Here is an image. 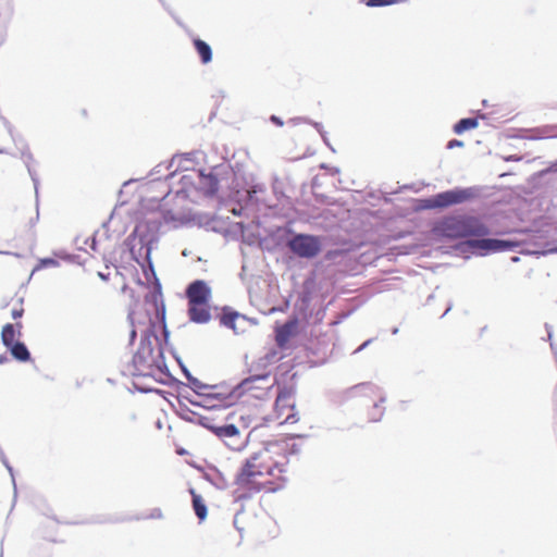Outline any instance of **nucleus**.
<instances>
[{
	"mask_svg": "<svg viewBox=\"0 0 557 557\" xmlns=\"http://www.w3.org/2000/svg\"><path fill=\"white\" fill-rule=\"evenodd\" d=\"M435 231L447 238L476 237L467 239L462 246L472 253L486 256L494 252L515 251L527 255L557 253V246L546 250L531 249L532 240L536 237L534 232L523 230L515 232L510 238H488L490 230L478 218L470 215H451L440 221Z\"/></svg>",
	"mask_w": 557,
	"mask_h": 557,
	"instance_id": "obj_1",
	"label": "nucleus"
},
{
	"mask_svg": "<svg viewBox=\"0 0 557 557\" xmlns=\"http://www.w3.org/2000/svg\"><path fill=\"white\" fill-rule=\"evenodd\" d=\"M122 374L150 377L159 383H165L171 377L161 341L156 334V322L150 317L148 325L141 331L139 346L132 361L122 370Z\"/></svg>",
	"mask_w": 557,
	"mask_h": 557,
	"instance_id": "obj_2",
	"label": "nucleus"
},
{
	"mask_svg": "<svg viewBox=\"0 0 557 557\" xmlns=\"http://www.w3.org/2000/svg\"><path fill=\"white\" fill-rule=\"evenodd\" d=\"M264 457H268V454L260 451L253 453L245 460L235 478L237 487L233 491L234 502L251 498L253 494L259 493L262 488L257 478L274 474L273 467L264 463Z\"/></svg>",
	"mask_w": 557,
	"mask_h": 557,
	"instance_id": "obj_3",
	"label": "nucleus"
},
{
	"mask_svg": "<svg viewBox=\"0 0 557 557\" xmlns=\"http://www.w3.org/2000/svg\"><path fill=\"white\" fill-rule=\"evenodd\" d=\"M161 221L159 218L150 216L138 222L134 231L125 239V246L128 248L132 258L144 267L146 261L152 269L151 250L159 240V231Z\"/></svg>",
	"mask_w": 557,
	"mask_h": 557,
	"instance_id": "obj_4",
	"label": "nucleus"
},
{
	"mask_svg": "<svg viewBox=\"0 0 557 557\" xmlns=\"http://www.w3.org/2000/svg\"><path fill=\"white\" fill-rule=\"evenodd\" d=\"M230 165L222 163L213 166L209 173H205L202 170H193L188 174L182 175L180 178L181 188L176 191L177 195H184L191 201H196L191 194L197 191L206 197H212L219 189V182L225 174L230 173Z\"/></svg>",
	"mask_w": 557,
	"mask_h": 557,
	"instance_id": "obj_5",
	"label": "nucleus"
},
{
	"mask_svg": "<svg viewBox=\"0 0 557 557\" xmlns=\"http://www.w3.org/2000/svg\"><path fill=\"white\" fill-rule=\"evenodd\" d=\"M211 388L208 389V394L205 395L203 400H187L194 405L202 407L207 410H219L228 408L237 403V400L249 389L246 387H239V383L233 387H230L225 383L210 384Z\"/></svg>",
	"mask_w": 557,
	"mask_h": 557,
	"instance_id": "obj_6",
	"label": "nucleus"
},
{
	"mask_svg": "<svg viewBox=\"0 0 557 557\" xmlns=\"http://www.w3.org/2000/svg\"><path fill=\"white\" fill-rule=\"evenodd\" d=\"M476 196V189L473 187L468 188H454L438 193L432 197L420 199L417 209L430 210L438 208H447L449 206L466 202Z\"/></svg>",
	"mask_w": 557,
	"mask_h": 557,
	"instance_id": "obj_7",
	"label": "nucleus"
},
{
	"mask_svg": "<svg viewBox=\"0 0 557 557\" xmlns=\"http://www.w3.org/2000/svg\"><path fill=\"white\" fill-rule=\"evenodd\" d=\"M280 359L278 352L275 349H270L263 356L258 358L248 369L250 375L239 382V387L246 389L263 388L258 383H265L269 381L271 371L270 366Z\"/></svg>",
	"mask_w": 557,
	"mask_h": 557,
	"instance_id": "obj_8",
	"label": "nucleus"
},
{
	"mask_svg": "<svg viewBox=\"0 0 557 557\" xmlns=\"http://www.w3.org/2000/svg\"><path fill=\"white\" fill-rule=\"evenodd\" d=\"M287 248L297 257L312 259L322 249L320 237L309 234H295L286 243Z\"/></svg>",
	"mask_w": 557,
	"mask_h": 557,
	"instance_id": "obj_9",
	"label": "nucleus"
},
{
	"mask_svg": "<svg viewBox=\"0 0 557 557\" xmlns=\"http://www.w3.org/2000/svg\"><path fill=\"white\" fill-rule=\"evenodd\" d=\"M209 431L223 440L225 445L233 450L239 449L243 446L239 430L233 423L216 424L214 421L210 424Z\"/></svg>",
	"mask_w": 557,
	"mask_h": 557,
	"instance_id": "obj_10",
	"label": "nucleus"
},
{
	"mask_svg": "<svg viewBox=\"0 0 557 557\" xmlns=\"http://www.w3.org/2000/svg\"><path fill=\"white\" fill-rule=\"evenodd\" d=\"M145 302L154 309L156 319L160 320V326L162 329L164 341L168 343L170 333L165 324V306L162 299L161 285L159 282H157L154 289L146 295Z\"/></svg>",
	"mask_w": 557,
	"mask_h": 557,
	"instance_id": "obj_11",
	"label": "nucleus"
},
{
	"mask_svg": "<svg viewBox=\"0 0 557 557\" xmlns=\"http://www.w3.org/2000/svg\"><path fill=\"white\" fill-rule=\"evenodd\" d=\"M188 305H207L211 297V288L207 282L196 280L186 288Z\"/></svg>",
	"mask_w": 557,
	"mask_h": 557,
	"instance_id": "obj_12",
	"label": "nucleus"
},
{
	"mask_svg": "<svg viewBox=\"0 0 557 557\" xmlns=\"http://www.w3.org/2000/svg\"><path fill=\"white\" fill-rule=\"evenodd\" d=\"M177 414L184 421L201 425L202 428L209 430L210 424L215 421V418L211 416H202L198 412L193 411L186 405L180 403V407L177 410Z\"/></svg>",
	"mask_w": 557,
	"mask_h": 557,
	"instance_id": "obj_13",
	"label": "nucleus"
},
{
	"mask_svg": "<svg viewBox=\"0 0 557 557\" xmlns=\"http://www.w3.org/2000/svg\"><path fill=\"white\" fill-rule=\"evenodd\" d=\"M199 154L198 151H191L181 154H175L171 161L170 166H175V170L165 176V178H171L174 176L175 172L181 171H189L193 170L194 164L196 163V158Z\"/></svg>",
	"mask_w": 557,
	"mask_h": 557,
	"instance_id": "obj_14",
	"label": "nucleus"
},
{
	"mask_svg": "<svg viewBox=\"0 0 557 557\" xmlns=\"http://www.w3.org/2000/svg\"><path fill=\"white\" fill-rule=\"evenodd\" d=\"M246 321L247 320L245 315L238 313L230 307L223 308L220 323L225 327L232 329L236 334L244 332L239 324L245 323Z\"/></svg>",
	"mask_w": 557,
	"mask_h": 557,
	"instance_id": "obj_15",
	"label": "nucleus"
},
{
	"mask_svg": "<svg viewBox=\"0 0 557 557\" xmlns=\"http://www.w3.org/2000/svg\"><path fill=\"white\" fill-rule=\"evenodd\" d=\"M350 393L352 395L374 396L381 404H384L386 400L384 391L371 382H364L352 386Z\"/></svg>",
	"mask_w": 557,
	"mask_h": 557,
	"instance_id": "obj_16",
	"label": "nucleus"
},
{
	"mask_svg": "<svg viewBox=\"0 0 557 557\" xmlns=\"http://www.w3.org/2000/svg\"><path fill=\"white\" fill-rule=\"evenodd\" d=\"M21 159L24 162L30 180L34 184L35 194L38 196L39 190V178L37 172L34 170L33 164L35 163V158L29 149V146L26 141H23V147L21 148Z\"/></svg>",
	"mask_w": 557,
	"mask_h": 557,
	"instance_id": "obj_17",
	"label": "nucleus"
},
{
	"mask_svg": "<svg viewBox=\"0 0 557 557\" xmlns=\"http://www.w3.org/2000/svg\"><path fill=\"white\" fill-rule=\"evenodd\" d=\"M265 193V186L263 184H255L248 190V199L246 202V207L250 205H256L257 207L262 206L264 209L273 208L275 205L265 200L261 195Z\"/></svg>",
	"mask_w": 557,
	"mask_h": 557,
	"instance_id": "obj_18",
	"label": "nucleus"
},
{
	"mask_svg": "<svg viewBox=\"0 0 557 557\" xmlns=\"http://www.w3.org/2000/svg\"><path fill=\"white\" fill-rule=\"evenodd\" d=\"M189 320L195 323L205 324L211 319V314L206 305H188Z\"/></svg>",
	"mask_w": 557,
	"mask_h": 557,
	"instance_id": "obj_19",
	"label": "nucleus"
},
{
	"mask_svg": "<svg viewBox=\"0 0 557 557\" xmlns=\"http://www.w3.org/2000/svg\"><path fill=\"white\" fill-rule=\"evenodd\" d=\"M203 478L211 483L218 490H226L228 487V481L225 475L218 470L215 467H211L203 473Z\"/></svg>",
	"mask_w": 557,
	"mask_h": 557,
	"instance_id": "obj_20",
	"label": "nucleus"
},
{
	"mask_svg": "<svg viewBox=\"0 0 557 557\" xmlns=\"http://www.w3.org/2000/svg\"><path fill=\"white\" fill-rule=\"evenodd\" d=\"M21 329H22V323L21 322H17L16 324L8 323V324H5L2 327L1 341H2V344L7 348L12 346V344L16 343L15 336H16V333H17L18 336H21Z\"/></svg>",
	"mask_w": 557,
	"mask_h": 557,
	"instance_id": "obj_21",
	"label": "nucleus"
},
{
	"mask_svg": "<svg viewBox=\"0 0 557 557\" xmlns=\"http://www.w3.org/2000/svg\"><path fill=\"white\" fill-rule=\"evenodd\" d=\"M193 45L202 64H208L212 61V49L208 42L195 37L193 38Z\"/></svg>",
	"mask_w": 557,
	"mask_h": 557,
	"instance_id": "obj_22",
	"label": "nucleus"
},
{
	"mask_svg": "<svg viewBox=\"0 0 557 557\" xmlns=\"http://www.w3.org/2000/svg\"><path fill=\"white\" fill-rule=\"evenodd\" d=\"M191 495L193 509L199 521H203L207 518L208 509L203 498L195 492L194 488L189 490Z\"/></svg>",
	"mask_w": 557,
	"mask_h": 557,
	"instance_id": "obj_23",
	"label": "nucleus"
},
{
	"mask_svg": "<svg viewBox=\"0 0 557 557\" xmlns=\"http://www.w3.org/2000/svg\"><path fill=\"white\" fill-rule=\"evenodd\" d=\"M8 349L12 357L17 361L27 362L32 359L27 346L21 341H16V343L12 344V346H10Z\"/></svg>",
	"mask_w": 557,
	"mask_h": 557,
	"instance_id": "obj_24",
	"label": "nucleus"
},
{
	"mask_svg": "<svg viewBox=\"0 0 557 557\" xmlns=\"http://www.w3.org/2000/svg\"><path fill=\"white\" fill-rule=\"evenodd\" d=\"M479 122L476 117H465L460 119L455 125H454V132L458 135L462 134L466 131L473 129L478 126Z\"/></svg>",
	"mask_w": 557,
	"mask_h": 557,
	"instance_id": "obj_25",
	"label": "nucleus"
},
{
	"mask_svg": "<svg viewBox=\"0 0 557 557\" xmlns=\"http://www.w3.org/2000/svg\"><path fill=\"white\" fill-rule=\"evenodd\" d=\"M294 391L292 388L283 387L280 388L275 404L276 406L283 407H292L294 409L295 405L290 403Z\"/></svg>",
	"mask_w": 557,
	"mask_h": 557,
	"instance_id": "obj_26",
	"label": "nucleus"
},
{
	"mask_svg": "<svg viewBox=\"0 0 557 557\" xmlns=\"http://www.w3.org/2000/svg\"><path fill=\"white\" fill-rule=\"evenodd\" d=\"M190 388L200 397V400H203L205 395L208 394V389H212L210 384L202 383L197 377H191L188 380Z\"/></svg>",
	"mask_w": 557,
	"mask_h": 557,
	"instance_id": "obj_27",
	"label": "nucleus"
},
{
	"mask_svg": "<svg viewBox=\"0 0 557 557\" xmlns=\"http://www.w3.org/2000/svg\"><path fill=\"white\" fill-rule=\"evenodd\" d=\"M292 327L293 325L290 323H285L276 330V342L280 346L284 345L288 341L292 334Z\"/></svg>",
	"mask_w": 557,
	"mask_h": 557,
	"instance_id": "obj_28",
	"label": "nucleus"
},
{
	"mask_svg": "<svg viewBox=\"0 0 557 557\" xmlns=\"http://www.w3.org/2000/svg\"><path fill=\"white\" fill-rule=\"evenodd\" d=\"M3 123L10 134L13 143L15 144L16 148L21 152V148L23 147V141H26V140L21 135L14 133V128L9 121L3 119Z\"/></svg>",
	"mask_w": 557,
	"mask_h": 557,
	"instance_id": "obj_29",
	"label": "nucleus"
},
{
	"mask_svg": "<svg viewBox=\"0 0 557 557\" xmlns=\"http://www.w3.org/2000/svg\"><path fill=\"white\" fill-rule=\"evenodd\" d=\"M381 405L382 404L379 403V400L373 404V407L369 412V420L371 422H377L382 419L385 408L382 407Z\"/></svg>",
	"mask_w": 557,
	"mask_h": 557,
	"instance_id": "obj_30",
	"label": "nucleus"
},
{
	"mask_svg": "<svg viewBox=\"0 0 557 557\" xmlns=\"http://www.w3.org/2000/svg\"><path fill=\"white\" fill-rule=\"evenodd\" d=\"M59 261L53 258H44L39 260L38 265L34 269V271H38L44 268H55L59 267Z\"/></svg>",
	"mask_w": 557,
	"mask_h": 557,
	"instance_id": "obj_31",
	"label": "nucleus"
},
{
	"mask_svg": "<svg viewBox=\"0 0 557 557\" xmlns=\"http://www.w3.org/2000/svg\"><path fill=\"white\" fill-rule=\"evenodd\" d=\"M171 168L172 166H170V163L168 165H165L164 163H159L150 171L149 176L152 178V181H158L160 180L159 174H161L164 170H169Z\"/></svg>",
	"mask_w": 557,
	"mask_h": 557,
	"instance_id": "obj_32",
	"label": "nucleus"
},
{
	"mask_svg": "<svg viewBox=\"0 0 557 557\" xmlns=\"http://www.w3.org/2000/svg\"><path fill=\"white\" fill-rule=\"evenodd\" d=\"M0 460L1 462L5 466V468L8 469V471L10 472L11 476H12V482H13V485H14V494L16 495V484H15V479H14V473H13V468L10 466L2 448L0 447Z\"/></svg>",
	"mask_w": 557,
	"mask_h": 557,
	"instance_id": "obj_33",
	"label": "nucleus"
},
{
	"mask_svg": "<svg viewBox=\"0 0 557 557\" xmlns=\"http://www.w3.org/2000/svg\"><path fill=\"white\" fill-rule=\"evenodd\" d=\"M128 320L132 325V331L129 333V345H132L137 336V329H136V324H135L134 312L131 311L128 313Z\"/></svg>",
	"mask_w": 557,
	"mask_h": 557,
	"instance_id": "obj_34",
	"label": "nucleus"
},
{
	"mask_svg": "<svg viewBox=\"0 0 557 557\" xmlns=\"http://www.w3.org/2000/svg\"><path fill=\"white\" fill-rule=\"evenodd\" d=\"M530 132L533 133V135L529 136V138H531V139H540V138H544V137H549V135H547L545 129L534 128V129H531Z\"/></svg>",
	"mask_w": 557,
	"mask_h": 557,
	"instance_id": "obj_35",
	"label": "nucleus"
},
{
	"mask_svg": "<svg viewBox=\"0 0 557 557\" xmlns=\"http://www.w3.org/2000/svg\"><path fill=\"white\" fill-rule=\"evenodd\" d=\"M35 196H36V215H35V218H32V219L29 220V225H30V227L35 226V224H36V223H37V221L39 220V195L37 196V195L35 194Z\"/></svg>",
	"mask_w": 557,
	"mask_h": 557,
	"instance_id": "obj_36",
	"label": "nucleus"
},
{
	"mask_svg": "<svg viewBox=\"0 0 557 557\" xmlns=\"http://www.w3.org/2000/svg\"><path fill=\"white\" fill-rule=\"evenodd\" d=\"M309 121L310 119L308 117H304V116H296V117H292L288 123L293 124V125H298V124H301V123H307L309 124Z\"/></svg>",
	"mask_w": 557,
	"mask_h": 557,
	"instance_id": "obj_37",
	"label": "nucleus"
},
{
	"mask_svg": "<svg viewBox=\"0 0 557 557\" xmlns=\"http://www.w3.org/2000/svg\"><path fill=\"white\" fill-rule=\"evenodd\" d=\"M463 141L461 140H458V139H451L447 143V149H454V148H457V147H463Z\"/></svg>",
	"mask_w": 557,
	"mask_h": 557,
	"instance_id": "obj_38",
	"label": "nucleus"
},
{
	"mask_svg": "<svg viewBox=\"0 0 557 557\" xmlns=\"http://www.w3.org/2000/svg\"><path fill=\"white\" fill-rule=\"evenodd\" d=\"M23 313H24V309H23V308H14V309L12 310V313H11V314H12V318H13L14 320H17V319H20V318H22V317H23Z\"/></svg>",
	"mask_w": 557,
	"mask_h": 557,
	"instance_id": "obj_39",
	"label": "nucleus"
},
{
	"mask_svg": "<svg viewBox=\"0 0 557 557\" xmlns=\"http://www.w3.org/2000/svg\"><path fill=\"white\" fill-rule=\"evenodd\" d=\"M309 124L312 125L318 131V133L320 135L325 133V131L323 129V125L320 122H314V121L310 120Z\"/></svg>",
	"mask_w": 557,
	"mask_h": 557,
	"instance_id": "obj_40",
	"label": "nucleus"
},
{
	"mask_svg": "<svg viewBox=\"0 0 557 557\" xmlns=\"http://www.w3.org/2000/svg\"><path fill=\"white\" fill-rule=\"evenodd\" d=\"M177 361H178L180 367H181V369H182V372H183V374L185 375V377L187 379V381H188L189 379L194 377V376L191 375V373L189 372V370H188V369H187V368H186V367L181 362V360H180V359H177Z\"/></svg>",
	"mask_w": 557,
	"mask_h": 557,
	"instance_id": "obj_41",
	"label": "nucleus"
},
{
	"mask_svg": "<svg viewBox=\"0 0 557 557\" xmlns=\"http://www.w3.org/2000/svg\"><path fill=\"white\" fill-rule=\"evenodd\" d=\"M85 243H86L87 245H89V247H90L94 251H96V249H97V240H96V236H95V235H94L92 237H90V238L86 239V242H85Z\"/></svg>",
	"mask_w": 557,
	"mask_h": 557,
	"instance_id": "obj_42",
	"label": "nucleus"
},
{
	"mask_svg": "<svg viewBox=\"0 0 557 557\" xmlns=\"http://www.w3.org/2000/svg\"><path fill=\"white\" fill-rule=\"evenodd\" d=\"M544 326H545V330L547 332V341H549V343H550V342H553V327L548 323H545Z\"/></svg>",
	"mask_w": 557,
	"mask_h": 557,
	"instance_id": "obj_43",
	"label": "nucleus"
},
{
	"mask_svg": "<svg viewBox=\"0 0 557 557\" xmlns=\"http://www.w3.org/2000/svg\"><path fill=\"white\" fill-rule=\"evenodd\" d=\"M298 421V417H297V413L293 412L290 414H288L286 418H285V422L287 423H295Z\"/></svg>",
	"mask_w": 557,
	"mask_h": 557,
	"instance_id": "obj_44",
	"label": "nucleus"
},
{
	"mask_svg": "<svg viewBox=\"0 0 557 557\" xmlns=\"http://www.w3.org/2000/svg\"><path fill=\"white\" fill-rule=\"evenodd\" d=\"M271 122L274 123L277 126H283V120L276 115H271L270 117Z\"/></svg>",
	"mask_w": 557,
	"mask_h": 557,
	"instance_id": "obj_45",
	"label": "nucleus"
},
{
	"mask_svg": "<svg viewBox=\"0 0 557 557\" xmlns=\"http://www.w3.org/2000/svg\"><path fill=\"white\" fill-rule=\"evenodd\" d=\"M134 387H135L136 389H138L139 392H141V393H148V392H151V391H152V388H150V387H143V386H140V385H139L138 383H136V382H134Z\"/></svg>",
	"mask_w": 557,
	"mask_h": 557,
	"instance_id": "obj_46",
	"label": "nucleus"
},
{
	"mask_svg": "<svg viewBox=\"0 0 557 557\" xmlns=\"http://www.w3.org/2000/svg\"><path fill=\"white\" fill-rule=\"evenodd\" d=\"M162 511L159 508L153 509L152 513L150 515L151 518L161 519L162 518Z\"/></svg>",
	"mask_w": 557,
	"mask_h": 557,
	"instance_id": "obj_47",
	"label": "nucleus"
},
{
	"mask_svg": "<svg viewBox=\"0 0 557 557\" xmlns=\"http://www.w3.org/2000/svg\"><path fill=\"white\" fill-rule=\"evenodd\" d=\"M290 454H299L300 453V445L298 444H292L289 448Z\"/></svg>",
	"mask_w": 557,
	"mask_h": 557,
	"instance_id": "obj_48",
	"label": "nucleus"
},
{
	"mask_svg": "<svg viewBox=\"0 0 557 557\" xmlns=\"http://www.w3.org/2000/svg\"><path fill=\"white\" fill-rule=\"evenodd\" d=\"M371 342H372V339H368V341H366L361 346H359V347L355 350V352H359V351L363 350V349H364V348H366V347H367Z\"/></svg>",
	"mask_w": 557,
	"mask_h": 557,
	"instance_id": "obj_49",
	"label": "nucleus"
},
{
	"mask_svg": "<svg viewBox=\"0 0 557 557\" xmlns=\"http://www.w3.org/2000/svg\"><path fill=\"white\" fill-rule=\"evenodd\" d=\"M548 171L557 173V160L550 164V166L548 168Z\"/></svg>",
	"mask_w": 557,
	"mask_h": 557,
	"instance_id": "obj_50",
	"label": "nucleus"
},
{
	"mask_svg": "<svg viewBox=\"0 0 557 557\" xmlns=\"http://www.w3.org/2000/svg\"><path fill=\"white\" fill-rule=\"evenodd\" d=\"M9 361V357L5 354L0 355V364Z\"/></svg>",
	"mask_w": 557,
	"mask_h": 557,
	"instance_id": "obj_51",
	"label": "nucleus"
},
{
	"mask_svg": "<svg viewBox=\"0 0 557 557\" xmlns=\"http://www.w3.org/2000/svg\"><path fill=\"white\" fill-rule=\"evenodd\" d=\"M320 136H321V138H322L323 143H324L326 146H330V143H329V138H327V134H326V132H325V133H323V134H321Z\"/></svg>",
	"mask_w": 557,
	"mask_h": 557,
	"instance_id": "obj_52",
	"label": "nucleus"
},
{
	"mask_svg": "<svg viewBox=\"0 0 557 557\" xmlns=\"http://www.w3.org/2000/svg\"><path fill=\"white\" fill-rule=\"evenodd\" d=\"M243 209H244L243 207H240L239 209L233 208V209H232V212H233V214H235V215H240V214H242V210H243Z\"/></svg>",
	"mask_w": 557,
	"mask_h": 557,
	"instance_id": "obj_53",
	"label": "nucleus"
},
{
	"mask_svg": "<svg viewBox=\"0 0 557 557\" xmlns=\"http://www.w3.org/2000/svg\"><path fill=\"white\" fill-rule=\"evenodd\" d=\"M98 275H99V277H100L101 280H103V281H108V280H109V274H104V273H102V272H99V273H98Z\"/></svg>",
	"mask_w": 557,
	"mask_h": 557,
	"instance_id": "obj_54",
	"label": "nucleus"
},
{
	"mask_svg": "<svg viewBox=\"0 0 557 557\" xmlns=\"http://www.w3.org/2000/svg\"><path fill=\"white\" fill-rule=\"evenodd\" d=\"M549 346H550L552 351L556 355L557 354V347H556L555 343L550 342Z\"/></svg>",
	"mask_w": 557,
	"mask_h": 557,
	"instance_id": "obj_55",
	"label": "nucleus"
},
{
	"mask_svg": "<svg viewBox=\"0 0 557 557\" xmlns=\"http://www.w3.org/2000/svg\"><path fill=\"white\" fill-rule=\"evenodd\" d=\"M0 253H3V255H11V256H15V257H20V253H17V252L0 251Z\"/></svg>",
	"mask_w": 557,
	"mask_h": 557,
	"instance_id": "obj_56",
	"label": "nucleus"
},
{
	"mask_svg": "<svg viewBox=\"0 0 557 557\" xmlns=\"http://www.w3.org/2000/svg\"><path fill=\"white\" fill-rule=\"evenodd\" d=\"M240 511H243V509H240L236 515H238ZM236 517H237V516H235V519H234V525H235V528H236L238 531H242V529L237 527V525H238V522H237V520H236Z\"/></svg>",
	"mask_w": 557,
	"mask_h": 557,
	"instance_id": "obj_57",
	"label": "nucleus"
},
{
	"mask_svg": "<svg viewBox=\"0 0 557 557\" xmlns=\"http://www.w3.org/2000/svg\"><path fill=\"white\" fill-rule=\"evenodd\" d=\"M507 161H510V160H520V158H517V157H513V156H510L506 159Z\"/></svg>",
	"mask_w": 557,
	"mask_h": 557,
	"instance_id": "obj_58",
	"label": "nucleus"
},
{
	"mask_svg": "<svg viewBox=\"0 0 557 557\" xmlns=\"http://www.w3.org/2000/svg\"><path fill=\"white\" fill-rule=\"evenodd\" d=\"M397 333H398V327H393V329H392V334H393V335H396Z\"/></svg>",
	"mask_w": 557,
	"mask_h": 557,
	"instance_id": "obj_59",
	"label": "nucleus"
},
{
	"mask_svg": "<svg viewBox=\"0 0 557 557\" xmlns=\"http://www.w3.org/2000/svg\"><path fill=\"white\" fill-rule=\"evenodd\" d=\"M159 1L163 5V8H165L168 10V5H166L165 1L164 0H159Z\"/></svg>",
	"mask_w": 557,
	"mask_h": 557,
	"instance_id": "obj_60",
	"label": "nucleus"
},
{
	"mask_svg": "<svg viewBox=\"0 0 557 557\" xmlns=\"http://www.w3.org/2000/svg\"><path fill=\"white\" fill-rule=\"evenodd\" d=\"M274 194H275L277 200L280 199L281 196H283L282 193H280V196H278L277 190H275V189H274Z\"/></svg>",
	"mask_w": 557,
	"mask_h": 557,
	"instance_id": "obj_61",
	"label": "nucleus"
},
{
	"mask_svg": "<svg viewBox=\"0 0 557 557\" xmlns=\"http://www.w3.org/2000/svg\"><path fill=\"white\" fill-rule=\"evenodd\" d=\"M511 261H512V262H518V261H519V257H517V256L512 257V258H511Z\"/></svg>",
	"mask_w": 557,
	"mask_h": 557,
	"instance_id": "obj_62",
	"label": "nucleus"
},
{
	"mask_svg": "<svg viewBox=\"0 0 557 557\" xmlns=\"http://www.w3.org/2000/svg\"><path fill=\"white\" fill-rule=\"evenodd\" d=\"M450 309H451V306L447 307L446 311L443 313L442 317H444Z\"/></svg>",
	"mask_w": 557,
	"mask_h": 557,
	"instance_id": "obj_63",
	"label": "nucleus"
},
{
	"mask_svg": "<svg viewBox=\"0 0 557 557\" xmlns=\"http://www.w3.org/2000/svg\"><path fill=\"white\" fill-rule=\"evenodd\" d=\"M7 151L4 149H0V153H5Z\"/></svg>",
	"mask_w": 557,
	"mask_h": 557,
	"instance_id": "obj_64",
	"label": "nucleus"
}]
</instances>
